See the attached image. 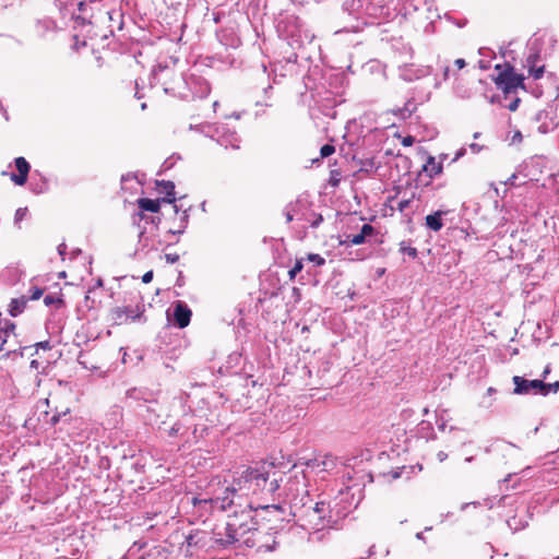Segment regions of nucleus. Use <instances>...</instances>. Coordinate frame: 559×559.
Returning <instances> with one entry per match:
<instances>
[{"instance_id":"1a4fd4ad","label":"nucleus","mask_w":559,"mask_h":559,"mask_svg":"<svg viewBox=\"0 0 559 559\" xmlns=\"http://www.w3.org/2000/svg\"><path fill=\"white\" fill-rule=\"evenodd\" d=\"M330 528H335L356 508L348 492H340L325 501Z\"/></svg>"},{"instance_id":"2eb2a0df","label":"nucleus","mask_w":559,"mask_h":559,"mask_svg":"<svg viewBox=\"0 0 559 559\" xmlns=\"http://www.w3.org/2000/svg\"><path fill=\"white\" fill-rule=\"evenodd\" d=\"M194 97L204 98L211 92L210 83L200 75L191 74L180 79Z\"/></svg>"},{"instance_id":"6e6d98bb","label":"nucleus","mask_w":559,"mask_h":559,"mask_svg":"<svg viewBox=\"0 0 559 559\" xmlns=\"http://www.w3.org/2000/svg\"><path fill=\"white\" fill-rule=\"evenodd\" d=\"M26 213H27V207H20V209H17L16 212H15V215H14L15 224L21 222L25 217Z\"/></svg>"},{"instance_id":"72a5a7b5","label":"nucleus","mask_w":559,"mask_h":559,"mask_svg":"<svg viewBox=\"0 0 559 559\" xmlns=\"http://www.w3.org/2000/svg\"><path fill=\"white\" fill-rule=\"evenodd\" d=\"M507 524L509 526L510 530H512L513 532H518L520 530H523L527 526V521H524L518 516H512L510 519L507 520Z\"/></svg>"},{"instance_id":"09e8293b","label":"nucleus","mask_w":559,"mask_h":559,"mask_svg":"<svg viewBox=\"0 0 559 559\" xmlns=\"http://www.w3.org/2000/svg\"><path fill=\"white\" fill-rule=\"evenodd\" d=\"M558 390H559V381H556L554 383L545 382L544 396H547L550 393H557Z\"/></svg>"},{"instance_id":"c85d7f7f","label":"nucleus","mask_w":559,"mask_h":559,"mask_svg":"<svg viewBox=\"0 0 559 559\" xmlns=\"http://www.w3.org/2000/svg\"><path fill=\"white\" fill-rule=\"evenodd\" d=\"M127 397L134 401H144L146 403L153 402L152 394L147 391L132 388L127 391Z\"/></svg>"},{"instance_id":"c03bdc74","label":"nucleus","mask_w":559,"mask_h":559,"mask_svg":"<svg viewBox=\"0 0 559 559\" xmlns=\"http://www.w3.org/2000/svg\"><path fill=\"white\" fill-rule=\"evenodd\" d=\"M544 72H545L544 66H542V67L532 66L528 68L530 75H532L535 80L540 79L544 75Z\"/></svg>"},{"instance_id":"4c0bfd02","label":"nucleus","mask_w":559,"mask_h":559,"mask_svg":"<svg viewBox=\"0 0 559 559\" xmlns=\"http://www.w3.org/2000/svg\"><path fill=\"white\" fill-rule=\"evenodd\" d=\"M0 329H1L3 332H5V334H7L8 336H11V335L15 336L14 331H15V329H16V324H15L13 321L5 319V320L1 323Z\"/></svg>"},{"instance_id":"3c124183","label":"nucleus","mask_w":559,"mask_h":559,"mask_svg":"<svg viewBox=\"0 0 559 559\" xmlns=\"http://www.w3.org/2000/svg\"><path fill=\"white\" fill-rule=\"evenodd\" d=\"M415 198V194L413 193L412 194V198H408V199H402L401 201H399L397 203V210L403 213L408 206L409 204L412 203L413 199Z\"/></svg>"},{"instance_id":"7ed1b4c3","label":"nucleus","mask_w":559,"mask_h":559,"mask_svg":"<svg viewBox=\"0 0 559 559\" xmlns=\"http://www.w3.org/2000/svg\"><path fill=\"white\" fill-rule=\"evenodd\" d=\"M343 10L357 19L372 17L379 21H390L400 14L406 16L411 13L401 0H350L344 2Z\"/></svg>"},{"instance_id":"c756f323","label":"nucleus","mask_w":559,"mask_h":559,"mask_svg":"<svg viewBox=\"0 0 559 559\" xmlns=\"http://www.w3.org/2000/svg\"><path fill=\"white\" fill-rule=\"evenodd\" d=\"M219 123H204V124H197V126H191V129H194L197 130L198 132L202 133L203 135L214 140V138L216 136V133H217V126Z\"/></svg>"},{"instance_id":"b1692460","label":"nucleus","mask_w":559,"mask_h":559,"mask_svg":"<svg viewBox=\"0 0 559 559\" xmlns=\"http://www.w3.org/2000/svg\"><path fill=\"white\" fill-rule=\"evenodd\" d=\"M159 245H162L160 240L154 241L150 236L146 235L145 227L140 230L136 252L144 250H157Z\"/></svg>"},{"instance_id":"a18cd8bd","label":"nucleus","mask_w":559,"mask_h":559,"mask_svg":"<svg viewBox=\"0 0 559 559\" xmlns=\"http://www.w3.org/2000/svg\"><path fill=\"white\" fill-rule=\"evenodd\" d=\"M366 239L376 235V228L370 224H364L359 231Z\"/></svg>"},{"instance_id":"603ef678","label":"nucleus","mask_w":559,"mask_h":559,"mask_svg":"<svg viewBox=\"0 0 559 559\" xmlns=\"http://www.w3.org/2000/svg\"><path fill=\"white\" fill-rule=\"evenodd\" d=\"M182 425L179 421H176L169 429L168 436L174 438L181 433Z\"/></svg>"},{"instance_id":"f3484780","label":"nucleus","mask_w":559,"mask_h":559,"mask_svg":"<svg viewBox=\"0 0 559 559\" xmlns=\"http://www.w3.org/2000/svg\"><path fill=\"white\" fill-rule=\"evenodd\" d=\"M13 163L17 173H11L10 179L16 186H24L31 171V164L23 156L15 157Z\"/></svg>"},{"instance_id":"aec40b11","label":"nucleus","mask_w":559,"mask_h":559,"mask_svg":"<svg viewBox=\"0 0 559 559\" xmlns=\"http://www.w3.org/2000/svg\"><path fill=\"white\" fill-rule=\"evenodd\" d=\"M174 321L179 329H183L189 325L191 321L192 312L190 308L183 301H177L174 307Z\"/></svg>"},{"instance_id":"412c9836","label":"nucleus","mask_w":559,"mask_h":559,"mask_svg":"<svg viewBox=\"0 0 559 559\" xmlns=\"http://www.w3.org/2000/svg\"><path fill=\"white\" fill-rule=\"evenodd\" d=\"M431 67L429 66H421V67H415L409 66L401 71V78L406 82H412L414 80H418L421 78H425L431 73Z\"/></svg>"},{"instance_id":"13d9d810","label":"nucleus","mask_w":559,"mask_h":559,"mask_svg":"<svg viewBox=\"0 0 559 559\" xmlns=\"http://www.w3.org/2000/svg\"><path fill=\"white\" fill-rule=\"evenodd\" d=\"M10 336L0 329V352L5 350V344L9 343Z\"/></svg>"},{"instance_id":"9d476101","label":"nucleus","mask_w":559,"mask_h":559,"mask_svg":"<svg viewBox=\"0 0 559 559\" xmlns=\"http://www.w3.org/2000/svg\"><path fill=\"white\" fill-rule=\"evenodd\" d=\"M223 538V533H210L204 530L194 528L191 530L186 536L185 542L182 543V547L187 546V551L189 548H195L201 550H210L215 548H222L221 540Z\"/></svg>"},{"instance_id":"2f4dec72","label":"nucleus","mask_w":559,"mask_h":559,"mask_svg":"<svg viewBox=\"0 0 559 559\" xmlns=\"http://www.w3.org/2000/svg\"><path fill=\"white\" fill-rule=\"evenodd\" d=\"M27 348V346H20L19 348H5V353L0 357V360H2L3 357L12 358L13 360L22 358L24 356V350Z\"/></svg>"},{"instance_id":"20e7f679","label":"nucleus","mask_w":559,"mask_h":559,"mask_svg":"<svg viewBox=\"0 0 559 559\" xmlns=\"http://www.w3.org/2000/svg\"><path fill=\"white\" fill-rule=\"evenodd\" d=\"M260 522L249 523L236 522V520L228 521L226 523L225 532L223 534L224 539H219L222 548L226 549L236 543H242L249 548L258 547L259 549H264L265 551H273L276 548V540L273 539L272 544H269L267 540L263 542L260 536Z\"/></svg>"},{"instance_id":"864d4df0","label":"nucleus","mask_w":559,"mask_h":559,"mask_svg":"<svg viewBox=\"0 0 559 559\" xmlns=\"http://www.w3.org/2000/svg\"><path fill=\"white\" fill-rule=\"evenodd\" d=\"M539 57H540V55H539L538 50L530 53V56L526 58L528 68L532 66H535V63L539 60Z\"/></svg>"},{"instance_id":"4468645a","label":"nucleus","mask_w":559,"mask_h":559,"mask_svg":"<svg viewBox=\"0 0 559 559\" xmlns=\"http://www.w3.org/2000/svg\"><path fill=\"white\" fill-rule=\"evenodd\" d=\"M443 170L441 163H437L433 156H428L426 163L421 166V170L416 178V187H428L431 179L440 175Z\"/></svg>"},{"instance_id":"a211bd4d","label":"nucleus","mask_w":559,"mask_h":559,"mask_svg":"<svg viewBox=\"0 0 559 559\" xmlns=\"http://www.w3.org/2000/svg\"><path fill=\"white\" fill-rule=\"evenodd\" d=\"M106 19L105 22L108 21V31L109 35L115 36L117 33L123 31L124 26V14L120 8L105 10Z\"/></svg>"},{"instance_id":"8fccbe9b","label":"nucleus","mask_w":559,"mask_h":559,"mask_svg":"<svg viewBox=\"0 0 559 559\" xmlns=\"http://www.w3.org/2000/svg\"><path fill=\"white\" fill-rule=\"evenodd\" d=\"M146 545L145 542H134L133 545L128 550V556L131 557L135 555V552L140 551Z\"/></svg>"},{"instance_id":"423d86ee","label":"nucleus","mask_w":559,"mask_h":559,"mask_svg":"<svg viewBox=\"0 0 559 559\" xmlns=\"http://www.w3.org/2000/svg\"><path fill=\"white\" fill-rule=\"evenodd\" d=\"M290 515L305 530L318 532L330 528L325 500L313 501L310 496L309 501L299 504L295 511H292Z\"/></svg>"},{"instance_id":"e2e57ef3","label":"nucleus","mask_w":559,"mask_h":559,"mask_svg":"<svg viewBox=\"0 0 559 559\" xmlns=\"http://www.w3.org/2000/svg\"><path fill=\"white\" fill-rule=\"evenodd\" d=\"M35 347H36V352L40 348V349H50L51 348V345H50V342L49 341H41V342H38L35 344Z\"/></svg>"},{"instance_id":"de8ad7c7","label":"nucleus","mask_w":559,"mask_h":559,"mask_svg":"<svg viewBox=\"0 0 559 559\" xmlns=\"http://www.w3.org/2000/svg\"><path fill=\"white\" fill-rule=\"evenodd\" d=\"M294 206L296 207L297 205L296 204H287L284 209V215L286 217L287 223H290L295 217Z\"/></svg>"},{"instance_id":"79ce46f5","label":"nucleus","mask_w":559,"mask_h":559,"mask_svg":"<svg viewBox=\"0 0 559 559\" xmlns=\"http://www.w3.org/2000/svg\"><path fill=\"white\" fill-rule=\"evenodd\" d=\"M29 295L26 296L27 297V301L28 300H37L39 299L43 294H44V289L38 287V286H32L28 290Z\"/></svg>"},{"instance_id":"58836bf2","label":"nucleus","mask_w":559,"mask_h":559,"mask_svg":"<svg viewBox=\"0 0 559 559\" xmlns=\"http://www.w3.org/2000/svg\"><path fill=\"white\" fill-rule=\"evenodd\" d=\"M189 210H183L182 211V215L180 216V223H179V228L177 229V233L179 235L183 234L187 226H188V223H189Z\"/></svg>"},{"instance_id":"0eeeda50","label":"nucleus","mask_w":559,"mask_h":559,"mask_svg":"<svg viewBox=\"0 0 559 559\" xmlns=\"http://www.w3.org/2000/svg\"><path fill=\"white\" fill-rule=\"evenodd\" d=\"M283 495L289 503L290 512L295 511L299 504L309 501L308 475L305 468L294 464L289 472L284 475Z\"/></svg>"},{"instance_id":"a878e982","label":"nucleus","mask_w":559,"mask_h":559,"mask_svg":"<svg viewBox=\"0 0 559 559\" xmlns=\"http://www.w3.org/2000/svg\"><path fill=\"white\" fill-rule=\"evenodd\" d=\"M27 302L28 301L26 296L11 299L8 308L9 314L11 317L20 316L25 310Z\"/></svg>"},{"instance_id":"5fc2aeb1","label":"nucleus","mask_w":559,"mask_h":559,"mask_svg":"<svg viewBox=\"0 0 559 559\" xmlns=\"http://www.w3.org/2000/svg\"><path fill=\"white\" fill-rule=\"evenodd\" d=\"M176 163L175 155H171L170 157L166 158L162 165V170L166 171L174 167Z\"/></svg>"},{"instance_id":"f03ea898","label":"nucleus","mask_w":559,"mask_h":559,"mask_svg":"<svg viewBox=\"0 0 559 559\" xmlns=\"http://www.w3.org/2000/svg\"><path fill=\"white\" fill-rule=\"evenodd\" d=\"M76 10L71 11L74 21L73 29H79V33L73 35L76 45H80V37H83L82 46L86 45V38L102 37L108 38L107 34H102L99 28L105 23L106 13L98 0H81L75 3Z\"/></svg>"},{"instance_id":"5701e85b","label":"nucleus","mask_w":559,"mask_h":559,"mask_svg":"<svg viewBox=\"0 0 559 559\" xmlns=\"http://www.w3.org/2000/svg\"><path fill=\"white\" fill-rule=\"evenodd\" d=\"M449 213V211H442V210H438L431 214H428L426 217H425V225L427 228L433 230V231H439L442 229L443 227V221H442V217L444 215H447Z\"/></svg>"},{"instance_id":"4d7b16f0","label":"nucleus","mask_w":559,"mask_h":559,"mask_svg":"<svg viewBox=\"0 0 559 559\" xmlns=\"http://www.w3.org/2000/svg\"><path fill=\"white\" fill-rule=\"evenodd\" d=\"M429 430H432L431 424L429 421L421 420L420 424H419V432H420V435L423 437H426L427 435L425 433V431H429Z\"/></svg>"},{"instance_id":"cd10ccee","label":"nucleus","mask_w":559,"mask_h":559,"mask_svg":"<svg viewBox=\"0 0 559 559\" xmlns=\"http://www.w3.org/2000/svg\"><path fill=\"white\" fill-rule=\"evenodd\" d=\"M416 109H417V105H416L415 100L412 98V99H408L404 104L403 107L393 109L392 112L395 116L400 117L401 119L405 120V119L409 118Z\"/></svg>"},{"instance_id":"69168bd1","label":"nucleus","mask_w":559,"mask_h":559,"mask_svg":"<svg viewBox=\"0 0 559 559\" xmlns=\"http://www.w3.org/2000/svg\"><path fill=\"white\" fill-rule=\"evenodd\" d=\"M159 200H160V204L162 203H169V204L175 203L177 201L176 193L174 192L173 195L166 194V197H164Z\"/></svg>"},{"instance_id":"6ab92c4d","label":"nucleus","mask_w":559,"mask_h":559,"mask_svg":"<svg viewBox=\"0 0 559 559\" xmlns=\"http://www.w3.org/2000/svg\"><path fill=\"white\" fill-rule=\"evenodd\" d=\"M296 465H299L300 468H305L306 471L326 472L334 465V461L332 456L326 455L323 459L314 457L306 460L305 462L299 461Z\"/></svg>"},{"instance_id":"774afa93","label":"nucleus","mask_w":559,"mask_h":559,"mask_svg":"<svg viewBox=\"0 0 559 559\" xmlns=\"http://www.w3.org/2000/svg\"><path fill=\"white\" fill-rule=\"evenodd\" d=\"M302 269H304V259H297L293 266V270H295V272H297V273H300Z\"/></svg>"},{"instance_id":"a19ab883","label":"nucleus","mask_w":559,"mask_h":559,"mask_svg":"<svg viewBox=\"0 0 559 559\" xmlns=\"http://www.w3.org/2000/svg\"><path fill=\"white\" fill-rule=\"evenodd\" d=\"M44 304L47 306V307H50L52 305H63V300L62 298L53 295V294H48L44 297Z\"/></svg>"},{"instance_id":"c9c22d12","label":"nucleus","mask_w":559,"mask_h":559,"mask_svg":"<svg viewBox=\"0 0 559 559\" xmlns=\"http://www.w3.org/2000/svg\"><path fill=\"white\" fill-rule=\"evenodd\" d=\"M400 252L408 255L412 259H416L418 257V251L415 247L409 246L406 241H402L400 243Z\"/></svg>"},{"instance_id":"052dcab7","label":"nucleus","mask_w":559,"mask_h":559,"mask_svg":"<svg viewBox=\"0 0 559 559\" xmlns=\"http://www.w3.org/2000/svg\"><path fill=\"white\" fill-rule=\"evenodd\" d=\"M164 92L166 94H170V95H174V96H179L180 98H183L186 99L188 97V94L187 93H176L174 88H170V87H164Z\"/></svg>"},{"instance_id":"393cba45","label":"nucleus","mask_w":559,"mask_h":559,"mask_svg":"<svg viewBox=\"0 0 559 559\" xmlns=\"http://www.w3.org/2000/svg\"><path fill=\"white\" fill-rule=\"evenodd\" d=\"M56 28V22L49 17L37 20L35 23V32L39 37H45L48 33L55 32Z\"/></svg>"},{"instance_id":"f257e3e1","label":"nucleus","mask_w":559,"mask_h":559,"mask_svg":"<svg viewBox=\"0 0 559 559\" xmlns=\"http://www.w3.org/2000/svg\"><path fill=\"white\" fill-rule=\"evenodd\" d=\"M284 481L283 474L275 471L273 463L263 462L257 467H248L235 478L230 486H235L237 495L245 491L246 495L267 493L275 496Z\"/></svg>"},{"instance_id":"9b49d317","label":"nucleus","mask_w":559,"mask_h":559,"mask_svg":"<svg viewBox=\"0 0 559 559\" xmlns=\"http://www.w3.org/2000/svg\"><path fill=\"white\" fill-rule=\"evenodd\" d=\"M492 80L496 86L503 92L504 97L518 88H525L523 74L515 73L513 66L509 62L504 63L503 71L499 72Z\"/></svg>"},{"instance_id":"7c9ffc66","label":"nucleus","mask_w":559,"mask_h":559,"mask_svg":"<svg viewBox=\"0 0 559 559\" xmlns=\"http://www.w3.org/2000/svg\"><path fill=\"white\" fill-rule=\"evenodd\" d=\"M366 241V238L360 234L356 235H346L344 240L340 241V246H344L346 248L353 246V245H361Z\"/></svg>"},{"instance_id":"49530a36","label":"nucleus","mask_w":559,"mask_h":559,"mask_svg":"<svg viewBox=\"0 0 559 559\" xmlns=\"http://www.w3.org/2000/svg\"><path fill=\"white\" fill-rule=\"evenodd\" d=\"M335 152L334 145L326 143L320 150V155L322 158L331 156Z\"/></svg>"},{"instance_id":"bf43d9fd","label":"nucleus","mask_w":559,"mask_h":559,"mask_svg":"<svg viewBox=\"0 0 559 559\" xmlns=\"http://www.w3.org/2000/svg\"><path fill=\"white\" fill-rule=\"evenodd\" d=\"M144 212H145V211L140 210L138 213H134V215H133V222H134V224H136L138 226H140V225H139V223H136V217L139 218V221H143V219H145V222H146V223H148V216H147V215H145V214H144Z\"/></svg>"},{"instance_id":"0e129e2a","label":"nucleus","mask_w":559,"mask_h":559,"mask_svg":"<svg viewBox=\"0 0 559 559\" xmlns=\"http://www.w3.org/2000/svg\"><path fill=\"white\" fill-rule=\"evenodd\" d=\"M521 103V99L519 97H515L508 106L507 108L511 111H515L519 108V105Z\"/></svg>"},{"instance_id":"ddd939ff","label":"nucleus","mask_w":559,"mask_h":559,"mask_svg":"<svg viewBox=\"0 0 559 559\" xmlns=\"http://www.w3.org/2000/svg\"><path fill=\"white\" fill-rule=\"evenodd\" d=\"M140 301L135 307L124 306V307H116L112 310V319L116 323L122 324L128 321H140L143 318L144 313V305L142 304V297L138 296Z\"/></svg>"},{"instance_id":"ea45409f","label":"nucleus","mask_w":559,"mask_h":559,"mask_svg":"<svg viewBox=\"0 0 559 559\" xmlns=\"http://www.w3.org/2000/svg\"><path fill=\"white\" fill-rule=\"evenodd\" d=\"M70 413V409L67 408L66 411L63 412H60V413H56L53 415H51L49 418H47V423L50 425V426H56L62 417H66L67 415H69Z\"/></svg>"},{"instance_id":"e433bc0d","label":"nucleus","mask_w":559,"mask_h":559,"mask_svg":"<svg viewBox=\"0 0 559 559\" xmlns=\"http://www.w3.org/2000/svg\"><path fill=\"white\" fill-rule=\"evenodd\" d=\"M156 186L162 187L163 190L160 192H164L167 195H173L175 190V183L170 180H156Z\"/></svg>"},{"instance_id":"6e6552de","label":"nucleus","mask_w":559,"mask_h":559,"mask_svg":"<svg viewBox=\"0 0 559 559\" xmlns=\"http://www.w3.org/2000/svg\"><path fill=\"white\" fill-rule=\"evenodd\" d=\"M236 498L240 499V495H237L236 487L228 486L224 489L222 496L214 498L193 497L191 502L194 509L203 515L205 513H212L216 509L222 511L230 510L236 504Z\"/></svg>"},{"instance_id":"473e14b6","label":"nucleus","mask_w":559,"mask_h":559,"mask_svg":"<svg viewBox=\"0 0 559 559\" xmlns=\"http://www.w3.org/2000/svg\"><path fill=\"white\" fill-rule=\"evenodd\" d=\"M289 204H296L297 206H294L295 216H297L298 219H305V217L309 213L306 203L302 200L298 199L294 202H290Z\"/></svg>"},{"instance_id":"f8f14e48","label":"nucleus","mask_w":559,"mask_h":559,"mask_svg":"<svg viewBox=\"0 0 559 559\" xmlns=\"http://www.w3.org/2000/svg\"><path fill=\"white\" fill-rule=\"evenodd\" d=\"M516 395H542L544 396L545 381L543 379L528 380L521 376L512 378Z\"/></svg>"},{"instance_id":"4be33fe9","label":"nucleus","mask_w":559,"mask_h":559,"mask_svg":"<svg viewBox=\"0 0 559 559\" xmlns=\"http://www.w3.org/2000/svg\"><path fill=\"white\" fill-rule=\"evenodd\" d=\"M29 189L35 194H41L48 191L49 182L48 179L43 176L38 170L33 174L32 181L29 182Z\"/></svg>"},{"instance_id":"dca6fc26","label":"nucleus","mask_w":559,"mask_h":559,"mask_svg":"<svg viewBox=\"0 0 559 559\" xmlns=\"http://www.w3.org/2000/svg\"><path fill=\"white\" fill-rule=\"evenodd\" d=\"M214 141H216L221 146L225 148H239V136L235 130L229 129L226 124L219 123L217 126V133L214 138Z\"/></svg>"},{"instance_id":"bb28decb","label":"nucleus","mask_w":559,"mask_h":559,"mask_svg":"<svg viewBox=\"0 0 559 559\" xmlns=\"http://www.w3.org/2000/svg\"><path fill=\"white\" fill-rule=\"evenodd\" d=\"M136 204L139 210L151 212V213H158L160 210V200L156 199H148V198H140L136 200Z\"/></svg>"},{"instance_id":"39448f33","label":"nucleus","mask_w":559,"mask_h":559,"mask_svg":"<svg viewBox=\"0 0 559 559\" xmlns=\"http://www.w3.org/2000/svg\"><path fill=\"white\" fill-rule=\"evenodd\" d=\"M243 500L240 495V499L236 498V504L229 510L230 514H228V521L236 520V522L249 523L259 521L260 512L267 513V518L263 516V521L272 522V521H284V508L281 503L273 504H259L258 507H253L251 503H246L245 506L241 503Z\"/></svg>"},{"instance_id":"338daca9","label":"nucleus","mask_w":559,"mask_h":559,"mask_svg":"<svg viewBox=\"0 0 559 559\" xmlns=\"http://www.w3.org/2000/svg\"><path fill=\"white\" fill-rule=\"evenodd\" d=\"M153 275H154V274H153V271H152V270L147 271L146 273H144V274H143V276H142V282H143V283H145V284L151 283V282H152V280H153Z\"/></svg>"},{"instance_id":"f704fd0d","label":"nucleus","mask_w":559,"mask_h":559,"mask_svg":"<svg viewBox=\"0 0 559 559\" xmlns=\"http://www.w3.org/2000/svg\"><path fill=\"white\" fill-rule=\"evenodd\" d=\"M304 221L308 222L310 227L318 228L323 222V216L321 214L309 211Z\"/></svg>"},{"instance_id":"37998d69","label":"nucleus","mask_w":559,"mask_h":559,"mask_svg":"<svg viewBox=\"0 0 559 559\" xmlns=\"http://www.w3.org/2000/svg\"><path fill=\"white\" fill-rule=\"evenodd\" d=\"M307 260L312 262L316 266H322L325 264V259L318 253H309Z\"/></svg>"},{"instance_id":"680f3d73","label":"nucleus","mask_w":559,"mask_h":559,"mask_svg":"<svg viewBox=\"0 0 559 559\" xmlns=\"http://www.w3.org/2000/svg\"><path fill=\"white\" fill-rule=\"evenodd\" d=\"M165 260L167 263L174 264L179 261V255L177 253H166Z\"/></svg>"}]
</instances>
